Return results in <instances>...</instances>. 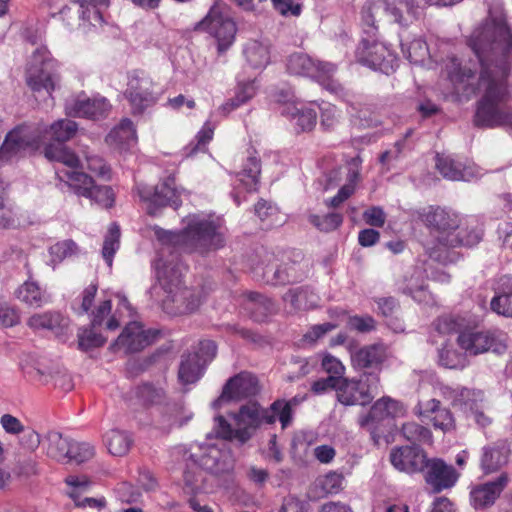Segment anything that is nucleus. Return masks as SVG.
<instances>
[{"label":"nucleus","mask_w":512,"mask_h":512,"mask_svg":"<svg viewBox=\"0 0 512 512\" xmlns=\"http://www.w3.org/2000/svg\"><path fill=\"white\" fill-rule=\"evenodd\" d=\"M184 223L185 227L180 232L155 230L160 243L155 260L156 278L165 294L163 308L174 315L194 312L201 304V298L195 291L181 286L186 267L179 258V252L204 254L223 247L225 243L223 220L219 216L203 212L190 214Z\"/></svg>","instance_id":"1"},{"label":"nucleus","mask_w":512,"mask_h":512,"mask_svg":"<svg viewBox=\"0 0 512 512\" xmlns=\"http://www.w3.org/2000/svg\"><path fill=\"white\" fill-rule=\"evenodd\" d=\"M468 45L481 67L477 89L483 95L477 104L475 126L504 127L512 133L506 83L512 62V32L503 18L489 17L472 32Z\"/></svg>","instance_id":"2"},{"label":"nucleus","mask_w":512,"mask_h":512,"mask_svg":"<svg viewBox=\"0 0 512 512\" xmlns=\"http://www.w3.org/2000/svg\"><path fill=\"white\" fill-rule=\"evenodd\" d=\"M414 217L430 229L437 242L436 247L429 248V258L442 264L450 262L447 249L459 246L456 235L460 227L458 215L441 207L430 206L416 210Z\"/></svg>","instance_id":"3"},{"label":"nucleus","mask_w":512,"mask_h":512,"mask_svg":"<svg viewBox=\"0 0 512 512\" xmlns=\"http://www.w3.org/2000/svg\"><path fill=\"white\" fill-rule=\"evenodd\" d=\"M234 427L223 416L214 420V430L220 438L236 439L241 443L249 440L256 429L262 424L275 423L270 411L263 409L257 402H249L233 414Z\"/></svg>","instance_id":"4"},{"label":"nucleus","mask_w":512,"mask_h":512,"mask_svg":"<svg viewBox=\"0 0 512 512\" xmlns=\"http://www.w3.org/2000/svg\"><path fill=\"white\" fill-rule=\"evenodd\" d=\"M377 0H368L363 8H362V21L365 28V33L367 34L366 38H363L359 43L356 51L355 57L359 63L364 66L370 67L373 70H379L382 73L390 74L395 71L397 67V56L396 54L389 49L384 43L378 42L372 37L375 35L377 31V22H380L383 19H386L388 22H392V20L385 14H380V16L375 17V21L373 24L365 21L364 19V8L369 2H376ZM393 23H396L393 21Z\"/></svg>","instance_id":"5"},{"label":"nucleus","mask_w":512,"mask_h":512,"mask_svg":"<svg viewBox=\"0 0 512 512\" xmlns=\"http://www.w3.org/2000/svg\"><path fill=\"white\" fill-rule=\"evenodd\" d=\"M58 62L45 46L37 47L26 69V84L33 92H46L48 95L60 87L61 76Z\"/></svg>","instance_id":"6"},{"label":"nucleus","mask_w":512,"mask_h":512,"mask_svg":"<svg viewBox=\"0 0 512 512\" xmlns=\"http://www.w3.org/2000/svg\"><path fill=\"white\" fill-rule=\"evenodd\" d=\"M380 376L376 372H363L359 377L340 378L336 388L337 400L345 406H365L380 393Z\"/></svg>","instance_id":"7"},{"label":"nucleus","mask_w":512,"mask_h":512,"mask_svg":"<svg viewBox=\"0 0 512 512\" xmlns=\"http://www.w3.org/2000/svg\"><path fill=\"white\" fill-rule=\"evenodd\" d=\"M160 95L157 84L148 73L141 70L129 73L124 97L129 102L134 115L142 114L155 105Z\"/></svg>","instance_id":"8"},{"label":"nucleus","mask_w":512,"mask_h":512,"mask_svg":"<svg viewBox=\"0 0 512 512\" xmlns=\"http://www.w3.org/2000/svg\"><path fill=\"white\" fill-rule=\"evenodd\" d=\"M309 272V263L300 252L283 257L281 263L274 258L262 268L263 280L271 285L290 284L303 280Z\"/></svg>","instance_id":"9"},{"label":"nucleus","mask_w":512,"mask_h":512,"mask_svg":"<svg viewBox=\"0 0 512 512\" xmlns=\"http://www.w3.org/2000/svg\"><path fill=\"white\" fill-rule=\"evenodd\" d=\"M225 440L221 438L213 444L203 443L192 446L195 451L190 453V459L194 464L212 474L228 473L233 469V458Z\"/></svg>","instance_id":"10"},{"label":"nucleus","mask_w":512,"mask_h":512,"mask_svg":"<svg viewBox=\"0 0 512 512\" xmlns=\"http://www.w3.org/2000/svg\"><path fill=\"white\" fill-rule=\"evenodd\" d=\"M58 178L67 183L79 195L91 199L95 203L110 208L114 203V194L109 186H97L87 174L64 169L56 172Z\"/></svg>","instance_id":"11"},{"label":"nucleus","mask_w":512,"mask_h":512,"mask_svg":"<svg viewBox=\"0 0 512 512\" xmlns=\"http://www.w3.org/2000/svg\"><path fill=\"white\" fill-rule=\"evenodd\" d=\"M199 28L217 40L219 53L225 52L234 42L236 25L220 3L210 8L207 16L199 23Z\"/></svg>","instance_id":"12"},{"label":"nucleus","mask_w":512,"mask_h":512,"mask_svg":"<svg viewBox=\"0 0 512 512\" xmlns=\"http://www.w3.org/2000/svg\"><path fill=\"white\" fill-rule=\"evenodd\" d=\"M442 394L454 407L459 408L472 418L479 427L485 428L492 423V418L479 406L484 398L481 390L445 386L442 388Z\"/></svg>","instance_id":"13"},{"label":"nucleus","mask_w":512,"mask_h":512,"mask_svg":"<svg viewBox=\"0 0 512 512\" xmlns=\"http://www.w3.org/2000/svg\"><path fill=\"white\" fill-rule=\"evenodd\" d=\"M41 141L40 133L31 126L20 125L11 130L0 147V166L23 157L30 148H35Z\"/></svg>","instance_id":"14"},{"label":"nucleus","mask_w":512,"mask_h":512,"mask_svg":"<svg viewBox=\"0 0 512 512\" xmlns=\"http://www.w3.org/2000/svg\"><path fill=\"white\" fill-rule=\"evenodd\" d=\"M137 193L140 199L147 204V212L156 215L159 208L172 206L175 209L180 206V192L175 187V178L167 177L155 187L144 184L137 185Z\"/></svg>","instance_id":"15"},{"label":"nucleus","mask_w":512,"mask_h":512,"mask_svg":"<svg viewBox=\"0 0 512 512\" xmlns=\"http://www.w3.org/2000/svg\"><path fill=\"white\" fill-rule=\"evenodd\" d=\"M287 70L294 75H303L317 79L322 84L327 83V88L336 89L332 77L336 72V66L330 62L315 61L303 53H295L287 60Z\"/></svg>","instance_id":"16"},{"label":"nucleus","mask_w":512,"mask_h":512,"mask_svg":"<svg viewBox=\"0 0 512 512\" xmlns=\"http://www.w3.org/2000/svg\"><path fill=\"white\" fill-rule=\"evenodd\" d=\"M347 351L354 369H373L372 372L378 374L388 356V349L384 343H373L360 347L356 340H350L347 343Z\"/></svg>","instance_id":"17"},{"label":"nucleus","mask_w":512,"mask_h":512,"mask_svg":"<svg viewBox=\"0 0 512 512\" xmlns=\"http://www.w3.org/2000/svg\"><path fill=\"white\" fill-rule=\"evenodd\" d=\"M157 336L158 331L145 329L140 322L133 321L125 326L119 337L112 344V349L125 353L139 352L151 345Z\"/></svg>","instance_id":"18"},{"label":"nucleus","mask_w":512,"mask_h":512,"mask_svg":"<svg viewBox=\"0 0 512 512\" xmlns=\"http://www.w3.org/2000/svg\"><path fill=\"white\" fill-rule=\"evenodd\" d=\"M259 392L257 378L249 372H240L231 377L223 386L221 395L213 401V408L229 401H240L255 396Z\"/></svg>","instance_id":"19"},{"label":"nucleus","mask_w":512,"mask_h":512,"mask_svg":"<svg viewBox=\"0 0 512 512\" xmlns=\"http://www.w3.org/2000/svg\"><path fill=\"white\" fill-rule=\"evenodd\" d=\"M110 104L106 98L88 97L84 92L72 95L66 99V114L73 117L99 119L108 115Z\"/></svg>","instance_id":"20"},{"label":"nucleus","mask_w":512,"mask_h":512,"mask_svg":"<svg viewBox=\"0 0 512 512\" xmlns=\"http://www.w3.org/2000/svg\"><path fill=\"white\" fill-rule=\"evenodd\" d=\"M457 343L470 356H476L489 350L501 353L505 349L503 342L489 331H461Z\"/></svg>","instance_id":"21"},{"label":"nucleus","mask_w":512,"mask_h":512,"mask_svg":"<svg viewBox=\"0 0 512 512\" xmlns=\"http://www.w3.org/2000/svg\"><path fill=\"white\" fill-rule=\"evenodd\" d=\"M192 418L193 413L182 403L167 400L154 410L152 423L155 428L170 432L174 428L186 425Z\"/></svg>","instance_id":"22"},{"label":"nucleus","mask_w":512,"mask_h":512,"mask_svg":"<svg viewBox=\"0 0 512 512\" xmlns=\"http://www.w3.org/2000/svg\"><path fill=\"white\" fill-rule=\"evenodd\" d=\"M423 470H425V480L434 492L453 487L459 478V473L452 465L438 458L427 459Z\"/></svg>","instance_id":"23"},{"label":"nucleus","mask_w":512,"mask_h":512,"mask_svg":"<svg viewBox=\"0 0 512 512\" xmlns=\"http://www.w3.org/2000/svg\"><path fill=\"white\" fill-rule=\"evenodd\" d=\"M436 169L446 179L452 181H471L482 176V169L474 163H462L451 156H436Z\"/></svg>","instance_id":"24"},{"label":"nucleus","mask_w":512,"mask_h":512,"mask_svg":"<svg viewBox=\"0 0 512 512\" xmlns=\"http://www.w3.org/2000/svg\"><path fill=\"white\" fill-rule=\"evenodd\" d=\"M416 413L430 421L435 429L448 432L455 427V420L448 408L442 407L437 399L419 401L416 406Z\"/></svg>","instance_id":"25"},{"label":"nucleus","mask_w":512,"mask_h":512,"mask_svg":"<svg viewBox=\"0 0 512 512\" xmlns=\"http://www.w3.org/2000/svg\"><path fill=\"white\" fill-rule=\"evenodd\" d=\"M126 400L130 406L154 407L155 410L167 400L165 389L150 382L142 383L131 389Z\"/></svg>","instance_id":"26"},{"label":"nucleus","mask_w":512,"mask_h":512,"mask_svg":"<svg viewBox=\"0 0 512 512\" xmlns=\"http://www.w3.org/2000/svg\"><path fill=\"white\" fill-rule=\"evenodd\" d=\"M426 455L417 445L395 447L390 453L391 464L399 471L414 473L422 471Z\"/></svg>","instance_id":"27"},{"label":"nucleus","mask_w":512,"mask_h":512,"mask_svg":"<svg viewBox=\"0 0 512 512\" xmlns=\"http://www.w3.org/2000/svg\"><path fill=\"white\" fill-rule=\"evenodd\" d=\"M508 481V475L502 473L495 480L476 486L470 492L472 505L475 508L492 505L505 489Z\"/></svg>","instance_id":"28"},{"label":"nucleus","mask_w":512,"mask_h":512,"mask_svg":"<svg viewBox=\"0 0 512 512\" xmlns=\"http://www.w3.org/2000/svg\"><path fill=\"white\" fill-rule=\"evenodd\" d=\"M510 448L506 441H497L483 447L480 458V466L484 473L489 474L498 471L508 463Z\"/></svg>","instance_id":"29"},{"label":"nucleus","mask_w":512,"mask_h":512,"mask_svg":"<svg viewBox=\"0 0 512 512\" xmlns=\"http://www.w3.org/2000/svg\"><path fill=\"white\" fill-rule=\"evenodd\" d=\"M446 70L457 93L469 96L471 93L475 92L473 85L475 69L463 68L458 59L452 57L446 64Z\"/></svg>","instance_id":"30"},{"label":"nucleus","mask_w":512,"mask_h":512,"mask_svg":"<svg viewBox=\"0 0 512 512\" xmlns=\"http://www.w3.org/2000/svg\"><path fill=\"white\" fill-rule=\"evenodd\" d=\"M405 412L401 402L390 397H382L377 400L371 407L368 415L362 417L359 421L362 427L368 425L370 420H383L387 417H398Z\"/></svg>","instance_id":"31"},{"label":"nucleus","mask_w":512,"mask_h":512,"mask_svg":"<svg viewBox=\"0 0 512 512\" xmlns=\"http://www.w3.org/2000/svg\"><path fill=\"white\" fill-rule=\"evenodd\" d=\"M242 305L255 321H263L269 314L275 312L274 302L257 292H247L243 295Z\"/></svg>","instance_id":"32"},{"label":"nucleus","mask_w":512,"mask_h":512,"mask_svg":"<svg viewBox=\"0 0 512 512\" xmlns=\"http://www.w3.org/2000/svg\"><path fill=\"white\" fill-rule=\"evenodd\" d=\"M260 172V160L256 155L250 153L243 169L236 175V188L247 192L257 191Z\"/></svg>","instance_id":"33"},{"label":"nucleus","mask_w":512,"mask_h":512,"mask_svg":"<svg viewBox=\"0 0 512 512\" xmlns=\"http://www.w3.org/2000/svg\"><path fill=\"white\" fill-rule=\"evenodd\" d=\"M106 142L110 146H115L122 150L135 145L137 142V134L133 122L128 118L123 119L119 125L112 129L106 136Z\"/></svg>","instance_id":"34"},{"label":"nucleus","mask_w":512,"mask_h":512,"mask_svg":"<svg viewBox=\"0 0 512 512\" xmlns=\"http://www.w3.org/2000/svg\"><path fill=\"white\" fill-rule=\"evenodd\" d=\"M490 307L498 315L512 317V276L501 277L498 291L491 299Z\"/></svg>","instance_id":"35"},{"label":"nucleus","mask_w":512,"mask_h":512,"mask_svg":"<svg viewBox=\"0 0 512 512\" xmlns=\"http://www.w3.org/2000/svg\"><path fill=\"white\" fill-rule=\"evenodd\" d=\"M281 113L291 117V120L301 132L310 131L316 125L317 113L311 107L303 105L298 107L297 104H292L283 108Z\"/></svg>","instance_id":"36"},{"label":"nucleus","mask_w":512,"mask_h":512,"mask_svg":"<svg viewBox=\"0 0 512 512\" xmlns=\"http://www.w3.org/2000/svg\"><path fill=\"white\" fill-rule=\"evenodd\" d=\"M205 366L200 362L198 354H185L182 356L178 377L181 383L191 384L200 379Z\"/></svg>","instance_id":"37"},{"label":"nucleus","mask_w":512,"mask_h":512,"mask_svg":"<svg viewBox=\"0 0 512 512\" xmlns=\"http://www.w3.org/2000/svg\"><path fill=\"white\" fill-rule=\"evenodd\" d=\"M34 378L42 384L53 382L56 387H59L64 391H69L73 388L70 375L59 367L53 369L36 367L34 368Z\"/></svg>","instance_id":"38"},{"label":"nucleus","mask_w":512,"mask_h":512,"mask_svg":"<svg viewBox=\"0 0 512 512\" xmlns=\"http://www.w3.org/2000/svg\"><path fill=\"white\" fill-rule=\"evenodd\" d=\"M401 50L404 56L415 65H423L430 59V50L427 43L421 38H415L412 41L404 40L400 36Z\"/></svg>","instance_id":"39"},{"label":"nucleus","mask_w":512,"mask_h":512,"mask_svg":"<svg viewBox=\"0 0 512 512\" xmlns=\"http://www.w3.org/2000/svg\"><path fill=\"white\" fill-rule=\"evenodd\" d=\"M244 54L247 62L253 68H264L270 62V46L268 43L251 40L246 44Z\"/></svg>","instance_id":"40"},{"label":"nucleus","mask_w":512,"mask_h":512,"mask_svg":"<svg viewBox=\"0 0 512 512\" xmlns=\"http://www.w3.org/2000/svg\"><path fill=\"white\" fill-rule=\"evenodd\" d=\"M47 442V455L57 461L67 460L70 451L71 440L63 437L60 432L50 431L45 436Z\"/></svg>","instance_id":"41"},{"label":"nucleus","mask_w":512,"mask_h":512,"mask_svg":"<svg viewBox=\"0 0 512 512\" xmlns=\"http://www.w3.org/2000/svg\"><path fill=\"white\" fill-rule=\"evenodd\" d=\"M45 157L50 161L60 162L69 168L79 165L78 156L68 149L63 143H50L44 149Z\"/></svg>","instance_id":"42"},{"label":"nucleus","mask_w":512,"mask_h":512,"mask_svg":"<svg viewBox=\"0 0 512 512\" xmlns=\"http://www.w3.org/2000/svg\"><path fill=\"white\" fill-rule=\"evenodd\" d=\"M80 6L83 20L93 25L103 23V11L108 7L109 0H76Z\"/></svg>","instance_id":"43"},{"label":"nucleus","mask_w":512,"mask_h":512,"mask_svg":"<svg viewBox=\"0 0 512 512\" xmlns=\"http://www.w3.org/2000/svg\"><path fill=\"white\" fill-rule=\"evenodd\" d=\"M104 440L109 452L115 456L125 455L132 444L131 436L127 432L117 429L107 432Z\"/></svg>","instance_id":"44"},{"label":"nucleus","mask_w":512,"mask_h":512,"mask_svg":"<svg viewBox=\"0 0 512 512\" xmlns=\"http://www.w3.org/2000/svg\"><path fill=\"white\" fill-rule=\"evenodd\" d=\"M283 299L294 309H307L316 303L315 295L307 287L289 289Z\"/></svg>","instance_id":"45"},{"label":"nucleus","mask_w":512,"mask_h":512,"mask_svg":"<svg viewBox=\"0 0 512 512\" xmlns=\"http://www.w3.org/2000/svg\"><path fill=\"white\" fill-rule=\"evenodd\" d=\"M17 298L30 306L39 307L48 301L37 283L26 281L17 291Z\"/></svg>","instance_id":"46"},{"label":"nucleus","mask_w":512,"mask_h":512,"mask_svg":"<svg viewBox=\"0 0 512 512\" xmlns=\"http://www.w3.org/2000/svg\"><path fill=\"white\" fill-rule=\"evenodd\" d=\"M456 235L459 240V246H474L481 241L483 229L475 218H471L467 221L465 227H459L456 231Z\"/></svg>","instance_id":"47"},{"label":"nucleus","mask_w":512,"mask_h":512,"mask_svg":"<svg viewBox=\"0 0 512 512\" xmlns=\"http://www.w3.org/2000/svg\"><path fill=\"white\" fill-rule=\"evenodd\" d=\"M78 125L75 121L68 119H61L54 122L49 130H46V134H50L51 138L56 143H64L70 140L77 132Z\"/></svg>","instance_id":"48"},{"label":"nucleus","mask_w":512,"mask_h":512,"mask_svg":"<svg viewBox=\"0 0 512 512\" xmlns=\"http://www.w3.org/2000/svg\"><path fill=\"white\" fill-rule=\"evenodd\" d=\"M120 247V228L117 224L110 225L108 232L105 236L102 257L109 267L112 266L114 254Z\"/></svg>","instance_id":"49"},{"label":"nucleus","mask_w":512,"mask_h":512,"mask_svg":"<svg viewBox=\"0 0 512 512\" xmlns=\"http://www.w3.org/2000/svg\"><path fill=\"white\" fill-rule=\"evenodd\" d=\"M401 432L403 437L413 444L430 443L432 440L431 431L416 422L404 423Z\"/></svg>","instance_id":"50"},{"label":"nucleus","mask_w":512,"mask_h":512,"mask_svg":"<svg viewBox=\"0 0 512 512\" xmlns=\"http://www.w3.org/2000/svg\"><path fill=\"white\" fill-rule=\"evenodd\" d=\"M355 169H350L347 176V183L342 186L337 195L332 197L327 205L336 208L340 206L345 200H347L355 191V183L359 178L358 165L355 163Z\"/></svg>","instance_id":"51"},{"label":"nucleus","mask_w":512,"mask_h":512,"mask_svg":"<svg viewBox=\"0 0 512 512\" xmlns=\"http://www.w3.org/2000/svg\"><path fill=\"white\" fill-rule=\"evenodd\" d=\"M439 364L449 369H463L467 365V359L451 346L443 345L439 350Z\"/></svg>","instance_id":"52"},{"label":"nucleus","mask_w":512,"mask_h":512,"mask_svg":"<svg viewBox=\"0 0 512 512\" xmlns=\"http://www.w3.org/2000/svg\"><path fill=\"white\" fill-rule=\"evenodd\" d=\"M110 312H111V301L105 300V301L101 302L99 304V306L97 307L96 311H94L92 314L91 324H92L93 328H96V327H99V326H102L103 324H105V327L108 330L113 331V330L117 329L119 327V322L116 318L110 317L106 320V322H104V320L110 315Z\"/></svg>","instance_id":"53"},{"label":"nucleus","mask_w":512,"mask_h":512,"mask_svg":"<svg viewBox=\"0 0 512 512\" xmlns=\"http://www.w3.org/2000/svg\"><path fill=\"white\" fill-rule=\"evenodd\" d=\"M81 252L79 246L71 239L59 241L52 245L49 253L52 257V262L60 263L66 258L76 256Z\"/></svg>","instance_id":"54"},{"label":"nucleus","mask_w":512,"mask_h":512,"mask_svg":"<svg viewBox=\"0 0 512 512\" xmlns=\"http://www.w3.org/2000/svg\"><path fill=\"white\" fill-rule=\"evenodd\" d=\"M255 95V86L253 83H245L237 91L234 98L228 100L220 107V111L227 115L242 104L246 103Z\"/></svg>","instance_id":"55"},{"label":"nucleus","mask_w":512,"mask_h":512,"mask_svg":"<svg viewBox=\"0 0 512 512\" xmlns=\"http://www.w3.org/2000/svg\"><path fill=\"white\" fill-rule=\"evenodd\" d=\"M61 314L57 312H45L35 314L28 320V325L33 329L53 330L61 324Z\"/></svg>","instance_id":"56"},{"label":"nucleus","mask_w":512,"mask_h":512,"mask_svg":"<svg viewBox=\"0 0 512 512\" xmlns=\"http://www.w3.org/2000/svg\"><path fill=\"white\" fill-rule=\"evenodd\" d=\"M270 411V415L275 417V421L278 419L281 423L283 429L288 427L292 422L293 410L291 409V402H286L285 400H276L274 401L270 408L267 409Z\"/></svg>","instance_id":"57"},{"label":"nucleus","mask_w":512,"mask_h":512,"mask_svg":"<svg viewBox=\"0 0 512 512\" xmlns=\"http://www.w3.org/2000/svg\"><path fill=\"white\" fill-rule=\"evenodd\" d=\"M20 323L19 310L0 297V327L9 328Z\"/></svg>","instance_id":"58"},{"label":"nucleus","mask_w":512,"mask_h":512,"mask_svg":"<svg viewBox=\"0 0 512 512\" xmlns=\"http://www.w3.org/2000/svg\"><path fill=\"white\" fill-rule=\"evenodd\" d=\"M319 110L321 126L326 130L333 129L340 118V112L336 106L328 102H322V104L319 105Z\"/></svg>","instance_id":"59"},{"label":"nucleus","mask_w":512,"mask_h":512,"mask_svg":"<svg viewBox=\"0 0 512 512\" xmlns=\"http://www.w3.org/2000/svg\"><path fill=\"white\" fill-rule=\"evenodd\" d=\"M93 455L94 448L89 443L72 441L67 460L79 464L89 460Z\"/></svg>","instance_id":"60"},{"label":"nucleus","mask_w":512,"mask_h":512,"mask_svg":"<svg viewBox=\"0 0 512 512\" xmlns=\"http://www.w3.org/2000/svg\"><path fill=\"white\" fill-rule=\"evenodd\" d=\"M79 347L83 350L100 347L105 343V338L93 329H84L78 334Z\"/></svg>","instance_id":"61"},{"label":"nucleus","mask_w":512,"mask_h":512,"mask_svg":"<svg viewBox=\"0 0 512 512\" xmlns=\"http://www.w3.org/2000/svg\"><path fill=\"white\" fill-rule=\"evenodd\" d=\"M347 325L351 330H355L360 333H368L376 328V321L370 315H354L349 317Z\"/></svg>","instance_id":"62"},{"label":"nucleus","mask_w":512,"mask_h":512,"mask_svg":"<svg viewBox=\"0 0 512 512\" xmlns=\"http://www.w3.org/2000/svg\"><path fill=\"white\" fill-rule=\"evenodd\" d=\"M311 223L322 231H331L339 227L342 223V216L339 213H329L324 217L313 215Z\"/></svg>","instance_id":"63"},{"label":"nucleus","mask_w":512,"mask_h":512,"mask_svg":"<svg viewBox=\"0 0 512 512\" xmlns=\"http://www.w3.org/2000/svg\"><path fill=\"white\" fill-rule=\"evenodd\" d=\"M276 11L282 16H299L302 11L301 0H271Z\"/></svg>","instance_id":"64"}]
</instances>
